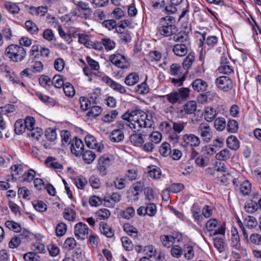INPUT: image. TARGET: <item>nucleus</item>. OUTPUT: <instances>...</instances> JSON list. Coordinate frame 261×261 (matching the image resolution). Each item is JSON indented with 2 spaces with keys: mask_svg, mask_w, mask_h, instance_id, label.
<instances>
[{
  "mask_svg": "<svg viewBox=\"0 0 261 261\" xmlns=\"http://www.w3.org/2000/svg\"><path fill=\"white\" fill-rule=\"evenodd\" d=\"M122 118L127 122L123 123L122 126L124 128V125L128 126L135 132L142 128H151L153 125L151 117L140 109L125 113L122 115Z\"/></svg>",
  "mask_w": 261,
  "mask_h": 261,
  "instance_id": "nucleus-1",
  "label": "nucleus"
},
{
  "mask_svg": "<svg viewBox=\"0 0 261 261\" xmlns=\"http://www.w3.org/2000/svg\"><path fill=\"white\" fill-rule=\"evenodd\" d=\"M20 45L11 44L8 46L5 51V56L14 63H19L24 60L27 55L26 50L22 46L29 47L32 44L31 39L27 37H22L19 40Z\"/></svg>",
  "mask_w": 261,
  "mask_h": 261,
  "instance_id": "nucleus-2",
  "label": "nucleus"
},
{
  "mask_svg": "<svg viewBox=\"0 0 261 261\" xmlns=\"http://www.w3.org/2000/svg\"><path fill=\"white\" fill-rule=\"evenodd\" d=\"M197 132L200 135L202 141L207 143L213 138V132L210 125L206 123H201L197 127Z\"/></svg>",
  "mask_w": 261,
  "mask_h": 261,
  "instance_id": "nucleus-3",
  "label": "nucleus"
},
{
  "mask_svg": "<svg viewBox=\"0 0 261 261\" xmlns=\"http://www.w3.org/2000/svg\"><path fill=\"white\" fill-rule=\"evenodd\" d=\"M200 140L198 137L193 134H186L182 136L181 145L187 147L188 146L196 147L199 146Z\"/></svg>",
  "mask_w": 261,
  "mask_h": 261,
  "instance_id": "nucleus-4",
  "label": "nucleus"
},
{
  "mask_svg": "<svg viewBox=\"0 0 261 261\" xmlns=\"http://www.w3.org/2000/svg\"><path fill=\"white\" fill-rule=\"evenodd\" d=\"M109 60L113 64L120 68H127L129 66V64L125 57L120 54L111 55Z\"/></svg>",
  "mask_w": 261,
  "mask_h": 261,
  "instance_id": "nucleus-5",
  "label": "nucleus"
},
{
  "mask_svg": "<svg viewBox=\"0 0 261 261\" xmlns=\"http://www.w3.org/2000/svg\"><path fill=\"white\" fill-rule=\"evenodd\" d=\"M109 60L113 64L120 68H127L129 66V64L125 57L120 54L111 55Z\"/></svg>",
  "mask_w": 261,
  "mask_h": 261,
  "instance_id": "nucleus-6",
  "label": "nucleus"
},
{
  "mask_svg": "<svg viewBox=\"0 0 261 261\" xmlns=\"http://www.w3.org/2000/svg\"><path fill=\"white\" fill-rule=\"evenodd\" d=\"M88 232V226L83 222H79L74 226V235L78 240H85L87 237Z\"/></svg>",
  "mask_w": 261,
  "mask_h": 261,
  "instance_id": "nucleus-7",
  "label": "nucleus"
},
{
  "mask_svg": "<svg viewBox=\"0 0 261 261\" xmlns=\"http://www.w3.org/2000/svg\"><path fill=\"white\" fill-rule=\"evenodd\" d=\"M197 103L194 100H190L187 101L178 112V115L180 117L183 118L187 115L194 114L197 110Z\"/></svg>",
  "mask_w": 261,
  "mask_h": 261,
  "instance_id": "nucleus-8",
  "label": "nucleus"
},
{
  "mask_svg": "<svg viewBox=\"0 0 261 261\" xmlns=\"http://www.w3.org/2000/svg\"><path fill=\"white\" fill-rule=\"evenodd\" d=\"M217 87L221 90L228 91L232 88V81L226 76H221L216 79Z\"/></svg>",
  "mask_w": 261,
  "mask_h": 261,
  "instance_id": "nucleus-9",
  "label": "nucleus"
},
{
  "mask_svg": "<svg viewBox=\"0 0 261 261\" xmlns=\"http://www.w3.org/2000/svg\"><path fill=\"white\" fill-rule=\"evenodd\" d=\"M85 141L89 148L95 149L97 152H101L104 148L103 145L101 143H98L95 138L92 135H87Z\"/></svg>",
  "mask_w": 261,
  "mask_h": 261,
  "instance_id": "nucleus-10",
  "label": "nucleus"
},
{
  "mask_svg": "<svg viewBox=\"0 0 261 261\" xmlns=\"http://www.w3.org/2000/svg\"><path fill=\"white\" fill-rule=\"evenodd\" d=\"M84 145L82 141L76 138L72 140L70 150L71 152L76 156H79L82 155L84 152Z\"/></svg>",
  "mask_w": 261,
  "mask_h": 261,
  "instance_id": "nucleus-11",
  "label": "nucleus"
},
{
  "mask_svg": "<svg viewBox=\"0 0 261 261\" xmlns=\"http://www.w3.org/2000/svg\"><path fill=\"white\" fill-rule=\"evenodd\" d=\"M112 163V158L109 157L108 155L101 156L98 161V169L102 175L107 173V168Z\"/></svg>",
  "mask_w": 261,
  "mask_h": 261,
  "instance_id": "nucleus-12",
  "label": "nucleus"
},
{
  "mask_svg": "<svg viewBox=\"0 0 261 261\" xmlns=\"http://www.w3.org/2000/svg\"><path fill=\"white\" fill-rule=\"evenodd\" d=\"M102 80L103 82L109 86L114 90L121 94H124L126 92L125 88L123 86L115 82L108 76H104L102 77Z\"/></svg>",
  "mask_w": 261,
  "mask_h": 261,
  "instance_id": "nucleus-13",
  "label": "nucleus"
},
{
  "mask_svg": "<svg viewBox=\"0 0 261 261\" xmlns=\"http://www.w3.org/2000/svg\"><path fill=\"white\" fill-rule=\"evenodd\" d=\"M158 32L162 35L165 37L170 36L176 34L178 29L175 25H169L168 27L163 26L159 27L158 29Z\"/></svg>",
  "mask_w": 261,
  "mask_h": 261,
  "instance_id": "nucleus-14",
  "label": "nucleus"
},
{
  "mask_svg": "<svg viewBox=\"0 0 261 261\" xmlns=\"http://www.w3.org/2000/svg\"><path fill=\"white\" fill-rule=\"evenodd\" d=\"M172 50L175 55L182 57L187 54L188 47L185 43H178L173 46Z\"/></svg>",
  "mask_w": 261,
  "mask_h": 261,
  "instance_id": "nucleus-15",
  "label": "nucleus"
},
{
  "mask_svg": "<svg viewBox=\"0 0 261 261\" xmlns=\"http://www.w3.org/2000/svg\"><path fill=\"white\" fill-rule=\"evenodd\" d=\"M192 86L195 91L203 92L206 90L207 85L204 81L197 79L193 82Z\"/></svg>",
  "mask_w": 261,
  "mask_h": 261,
  "instance_id": "nucleus-16",
  "label": "nucleus"
},
{
  "mask_svg": "<svg viewBox=\"0 0 261 261\" xmlns=\"http://www.w3.org/2000/svg\"><path fill=\"white\" fill-rule=\"evenodd\" d=\"M100 232L108 238H112L114 236V230L112 227L104 222L99 223Z\"/></svg>",
  "mask_w": 261,
  "mask_h": 261,
  "instance_id": "nucleus-17",
  "label": "nucleus"
},
{
  "mask_svg": "<svg viewBox=\"0 0 261 261\" xmlns=\"http://www.w3.org/2000/svg\"><path fill=\"white\" fill-rule=\"evenodd\" d=\"M110 139L114 142H119L124 139L123 132L121 129L113 130L110 135Z\"/></svg>",
  "mask_w": 261,
  "mask_h": 261,
  "instance_id": "nucleus-18",
  "label": "nucleus"
},
{
  "mask_svg": "<svg viewBox=\"0 0 261 261\" xmlns=\"http://www.w3.org/2000/svg\"><path fill=\"white\" fill-rule=\"evenodd\" d=\"M139 80L138 74L135 72H132L127 75L124 80V83L129 86L136 84Z\"/></svg>",
  "mask_w": 261,
  "mask_h": 261,
  "instance_id": "nucleus-19",
  "label": "nucleus"
},
{
  "mask_svg": "<svg viewBox=\"0 0 261 261\" xmlns=\"http://www.w3.org/2000/svg\"><path fill=\"white\" fill-rule=\"evenodd\" d=\"M227 146L231 149L237 150L240 147L239 142L237 138L234 136H230L226 140Z\"/></svg>",
  "mask_w": 261,
  "mask_h": 261,
  "instance_id": "nucleus-20",
  "label": "nucleus"
},
{
  "mask_svg": "<svg viewBox=\"0 0 261 261\" xmlns=\"http://www.w3.org/2000/svg\"><path fill=\"white\" fill-rule=\"evenodd\" d=\"M160 238L163 245L167 248L170 247L172 245L175 239H177V241H179V239H178L177 237H174L173 236L164 235L161 236Z\"/></svg>",
  "mask_w": 261,
  "mask_h": 261,
  "instance_id": "nucleus-21",
  "label": "nucleus"
},
{
  "mask_svg": "<svg viewBox=\"0 0 261 261\" xmlns=\"http://www.w3.org/2000/svg\"><path fill=\"white\" fill-rule=\"evenodd\" d=\"M129 139L132 143L136 146H141L144 142L143 135L141 134H133L130 136Z\"/></svg>",
  "mask_w": 261,
  "mask_h": 261,
  "instance_id": "nucleus-22",
  "label": "nucleus"
},
{
  "mask_svg": "<svg viewBox=\"0 0 261 261\" xmlns=\"http://www.w3.org/2000/svg\"><path fill=\"white\" fill-rule=\"evenodd\" d=\"M218 70L220 73L224 74H228L232 72V68L228 65V62L227 59H222L221 61V65L218 68Z\"/></svg>",
  "mask_w": 261,
  "mask_h": 261,
  "instance_id": "nucleus-23",
  "label": "nucleus"
},
{
  "mask_svg": "<svg viewBox=\"0 0 261 261\" xmlns=\"http://www.w3.org/2000/svg\"><path fill=\"white\" fill-rule=\"evenodd\" d=\"M217 113L212 107H207L205 109L204 117L207 122L213 121L216 117Z\"/></svg>",
  "mask_w": 261,
  "mask_h": 261,
  "instance_id": "nucleus-24",
  "label": "nucleus"
},
{
  "mask_svg": "<svg viewBox=\"0 0 261 261\" xmlns=\"http://www.w3.org/2000/svg\"><path fill=\"white\" fill-rule=\"evenodd\" d=\"M45 164L48 167L55 169L61 170L63 169L62 165L52 157H48L45 160Z\"/></svg>",
  "mask_w": 261,
  "mask_h": 261,
  "instance_id": "nucleus-25",
  "label": "nucleus"
},
{
  "mask_svg": "<svg viewBox=\"0 0 261 261\" xmlns=\"http://www.w3.org/2000/svg\"><path fill=\"white\" fill-rule=\"evenodd\" d=\"M82 155L84 161L85 163L88 164H91L94 160L96 157L95 153L90 150H88L83 152Z\"/></svg>",
  "mask_w": 261,
  "mask_h": 261,
  "instance_id": "nucleus-26",
  "label": "nucleus"
},
{
  "mask_svg": "<svg viewBox=\"0 0 261 261\" xmlns=\"http://www.w3.org/2000/svg\"><path fill=\"white\" fill-rule=\"evenodd\" d=\"M90 109V110L87 113V116L91 118L97 117L102 112L101 107L96 105H92Z\"/></svg>",
  "mask_w": 261,
  "mask_h": 261,
  "instance_id": "nucleus-27",
  "label": "nucleus"
},
{
  "mask_svg": "<svg viewBox=\"0 0 261 261\" xmlns=\"http://www.w3.org/2000/svg\"><path fill=\"white\" fill-rule=\"evenodd\" d=\"M123 229L128 235L134 238H136L138 236V231L137 228L129 223L124 224Z\"/></svg>",
  "mask_w": 261,
  "mask_h": 261,
  "instance_id": "nucleus-28",
  "label": "nucleus"
},
{
  "mask_svg": "<svg viewBox=\"0 0 261 261\" xmlns=\"http://www.w3.org/2000/svg\"><path fill=\"white\" fill-rule=\"evenodd\" d=\"M175 22V19L171 16H166L160 19V27L163 26L168 27L169 25H175L173 23Z\"/></svg>",
  "mask_w": 261,
  "mask_h": 261,
  "instance_id": "nucleus-29",
  "label": "nucleus"
},
{
  "mask_svg": "<svg viewBox=\"0 0 261 261\" xmlns=\"http://www.w3.org/2000/svg\"><path fill=\"white\" fill-rule=\"evenodd\" d=\"M195 61V54L194 53H190L184 59L182 65L185 69H189Z\"/></svg>",
  "mask_w": 261,
  "mask_h": 261,
  "instance_id": "nucleus-30",
  "label": "nucleus"
},
{
  "mask_svg": "<svg viewBox=\"0 0 261 261\" xmlns=\"http://www.w3.org/2000/svg\"><path fill=\"white\" fill-rule=\"evenodd\" d=\"M230 156L229 150L225 148L216 154V158L219 161H227L230 159Z\"/></svg>",
  "mask_w": 261,
  "mask_h": 261,
  "instance_id": "nucleus-31",
  "label": "nucleus"
},
{
  "mask_svg": "<svg viewBox=\"0 0 261 261\" xmlns=\"http://www.w3.org/2000/svg\"><path fill=\"white\" fill-rule=\"evenodd\" d=\"M149 168L148 174L151 177L154 179H158L160 177L162 172L159 167L156 166H150Z\"/></svg>",
  "mask_w": 261,
  "mask_h": 261,
  "instance_id": "nucleus-32",
  "label": "nucleus"
},
{
  "mask_svg": "<svg viewBox=\"0 0 261 261\" xmlns=\"http://www.w3.org/2000/svg\"><path fill=\"white\" fill-rule=\"evenodd\" d=\"M177 93L176 91L171 92V93L164 96L167 100L171 104L174 105L180 100Z\"/></svg>",
  "mask_w": 261,
  "mask_h": 261,
  "instance_id": "nucleus-33",
  "label": "nucleus"
},
{
  "mask_svg": "<svg viewBox=\"0 0 261 261\" xmlns=\"http://www.w3.org/2000/svg\"><path fill=\"white\" fill-rule=\"evenodd\" d=\"M214 126L219 131H222L226 126L225 119L223 117H219L214 121Z\"/></svg>",
  "mask_w": 261,
  "mask_h": 261,
  "instance_id": "nucleus-34",
  "label": "nucleus"
},
{
  "mask_svg": "<svg viewBox=\"0 0 261 261\" xmlns=\"http://www.w3.org/2000/svg\"><path fill=\"white\" fill-rule=\"evenodd\" d=\"M5 225L9 229L15 232H19L21 231L20 225L13 221L8 220L6 221Z\"/></svg>",
  "mask_w": 261,
  "mask_h": 261,
  "instance_id": "nucleus-35",
  "label": "nucleus"
},
{
  "mask_svg": "<svg viewBox=\"0 0 261 261\" xmlns=\"http://www.w3.org/2000/svg\"><path fill=\"white\" fill-rule=\"evenodd\" d=\"M258 207V204L253 200H250L245 204L244 208L248 213H252L256 211Z\"/></svg>",
  "mask_w": 261,
  "mask_h": 261,
  "instance_id": "nucleus-36",
  "label": "nucleus"
},
{
  "mask_svg": "<svg viewBox=\"0 0 261 261\" xmlns=\"http://www.w3.org/2000/svg\"><path fill=\"white\" fill-rule=\"evenodd\" d=\"M81 103V108L83 111L88 110L90 109L92 105H95L91 99L85 97H82L80 99Z\"/></svg>",
  "mask_w": 261,
  "mask_h": 261,
  "instance_id": "nucleus-37",
  "label": "nucleus"
},
{
  "mask_svg": "<svg viewBox=\"0 0 261 261\" xmlns=\"http://www.w3.org/2000/svg\"><path fill=\"white\" fill-rule=\"evenodd\" d=\"M79 42L83 44L87 47L93 46V42L90 40L89 36L86 34L79 35Z\"/></svg>",
  "mask_w": 261,
  "mask_h": 261,
  "instance_id": "nucleus-38",
  "label": "nucleus"
},
{
  "mask_svg": "<svg viewBox=\"0 0 261 261\" xmlns=\"http://www.w3.org/2000/svg\"><path fill=\"white\" fill-rule=\"evenodd\" d=\"M64 218L68 221H73L76 218V213L75 211L69 208H66L63 212Z\"/></svg>",
  "mask_w": 261,
  "mask_h": 261,
  "instance_id": "nucleus-39",
  "label": "nucleus"
},
{
  "mask_svg": "<svg viewBox=\"0 0 261 261\" xmlns=\"http://www.w3.org/2000/svg\"><path fill=\"white\" fill-rule=\"evenodd\" d=\"M240 192L243 195H249L251 190V184L248 180L244 181L240 187Z\"/></svg>",
  "mask_w": 261,
  "mask_h": 261,
  "instance_id": "nucleus-40",
  "label": "nucleus"
},
{
  "mask_svg": "<svg viewBox=\"0 0 261 261\" xmlns=\"http://www.w3.org/2000/svg\"><path fill=\"white\" fill-rule=\"evenodd\" d=\"M226 127L227 132L229 133H235L239 128L238 123L235 120H230L227 122Z\"/></svg>",
  "mask_w": 261,
  "mask_h": 261,
  "instance_id": "nucleus-41",
  "label": "nucleus"
},
{
  "mask_svg": "<svg viewBox=\"0 0 261 261\" xmlns=\"http://www.w3.org/2000/svg\"><path fill=\"white\" fill-rule=\"evenodd\" d=\"M159 150L161 154L164 156H167L171 153L170 145L167 142L162 143Z\"/></svg>",
  "mask_w": 261,
  "mask_h": 261,
  "instance_id": "nucleus-42",
  "label": "nucleus"
},
{
  "mask_svg": "<svg viewBox=\"0 0 261 261\" xmlns=\"http://www.w3.org/2000/svg\"><path fill=\"white\" fill-rule=\"evenodd\" d=\"M192 213L195 220L197 222H201L203 216L201 214L200 208L197 205H194L191 210Z\"/></svg>",
  "mask_w": 261,
  "mask_h": 261,
  "instance_id": "nucleus-43",
  "label": "nucleus"
},
{
  "mask_svg": "<svg viewBox=\"0 0 261 261\" xmlns=\"http://www.w3.org/2000/svg\"><path fill=\"white\" fill-rule=\"evenodd\" d=\"M62 142L63 145L66 146L71 144L72 141L70 138V133L68 130H62L61 133Z\"/></svg>",
  "mask_w": 261,
  "mask_h": 261,
  "instance_id": "nucleus-44",
  "label": "nucleus"
},
{
  "mask_svg": "<svg viewBox=\"0 0 261 261\" xmlns=\"http://www.w3.org/2000/svg\"><path fill=\"white\" fill-rule=\"evenodd\" d=\"M25 124L22 120H18L15 123L14 130L16 134H21L25 131Z\"/></svg>",
  "mask_w": 261,
  "mask_h": 261,
  "instance_id": "nucleus-45",
  "label": "nucleus"
},
{
  "mask_svg": "<svg viewBox=\"0 0 261 261\" xmlns=\"http://www.w3.org/2000/svg\"><path fill=\"white\" fill-rule=\"evenodd\" d=\"M96 215L99 220H105L109 218L111 213L107 208H101L96 213Z\"/></svg>",
  "mask_w": 261,
  "mask_h": 261,
  "instance_id": "nucleus-46",
  "label": "nucleus"
},
{
  "mask_svg": "<svg viewBox=\"0 0 261 261\" xmlns=\"http://www.w3.org/2000/svg\"><path fill=\"white\" fill-rule=\"evenodd\" d=\"M246 226L250 229L255 228L257 224L256 219L251 216H248L245 219Z\"/></svg>",
  "mask_w": 261,
  "mask_h": 261,
  "instance_id": "nucleus-47",
  "label": "nucleus"
},
{
  "mask_svg": "<svg viewBox=\"0 0 261 261\" xmlns=\"http://www.w3.org/2000/svg\"><path fill=\"white\" fill-rule=\"evenodd\" d=\"M63 87V90L66 96L68 97H72L74 95L75 91L72 85L69 83H66L64 84Z\"/></svg>",
  "mask_w": 261,
  "mask_h": 261,
  "instance_id": "nucleus-48",
  "label": "nucleus"
},
{
  "mask_svg": "<svg viewBox=\"0 0 261 261\" xmlns=\"http://www.w3.org/2000/svg\"><path fill=\"white\" fill-rule=\"evenodd\" d=\"M51 85H54L57 88H61L64 86L62 77L60 75H55L51 80Z\"/></svg>",
  "mask_w": 261,
  "mask_h": 261,
  "instance_id": "nucleus-49",
  "label": "nucleus"
},
{
  "mask_svg": "<svg viewBox=\"0 0 261 261\" xmlns=\"http://www.w3.org/2000/svg\"><path fill=\"white\" fill-rule=\"evenodd\" d=\"M45 135L47 139L50 141H53L57 139V133L56 129L53 128H48L45 130Z\"/></svg>",
  "mask_w": 261,
  "mask_h": 261,
  "instance_id": "nucleus-50",
  "label": "nucleus"
},
{
  "mask_svg": "<svg viewBox=\"0 0 261 261\" xmlns=\"http://www.w3.org/2000/svg\"><path fill=\"white\" fill-rule=\"evenodd\" d=\"M101 43L105 46V49L108 50H112L115 47V43L110 38L101 39Z\"/></svg>",
  "mask_w": 261,
  "mask_h": 261,
  "instance_id": "nucleus-51",
  "label": "nucleus"
},
{
  "mask_svg": "<svg viewBox=\"0 0 261 261\" xmlns=\"http://www.w3.org/2000/svg\"><path fill=\"white\" fill-rule=\"evenodd\" d=\"M189 39L188 34L185 32H179L178 34H175L173 36V39L176 42H184Z\"/></svg>",
  "mask_w": 261,
  "mask_h": 261,
  "instance_id": "nucleus-52",
  "label": "nucleus"
},
{
  "mask_svg": "<svg viewBox=\"0 0 261 261\" xmlns=\"http://www.w3.org/2000/svg\"><path fill=\"white\" fill-rule=\"evenodd\" d=\"M179 95L180 100H184L188 98L190 94V90L188 88H181L176 91Z\"/></svg>",
  "mask_w": 261,
  "mask_h": 261,
  "instance_id": "nucleus-53",
  "label": "nucleus"
},
{
  "mask_svg": "<svg viewBox=\"0 0 261 261\" xmlns=\"http://www.w3.org/2000/svg\"><path fill=\"white\" fill-rule=\"evenodd\" d=\"M25 24L27 30L32 34L37 33L39 31V29L36 24L31 20H27Z\"/></svg>",
  "mask_w": 261,
  "mask_h": 261,
  "instance_id": "nucleus-54",
  "label": "nucleus"
},
{
  "mask_svg": "<svg viewBox=\"0 0 261 261\" xmlns=\"http://www.w3.org/2000/svg\"><path fill=\"white\" fill-rule=\"evenodd\" d=\"M121 242L124 248L126 251H130L133 249V244L131 240L128 237H122L121 238Z\"/></svg>",
  "mask_w": 261,
  "mask_h": 261,
  "instance_id": "nucleus-55",
  "label": "nucleus"
},
{
  "mask_svg": "<svg viewBox=\"0 0 261 261\" xmlns=\"http://www.w3.org/2000/svg\"><path fill=\"white\" fill-rule=\"evenodd\" d=\"M31 249L36 253H42L45 250V246L39 242H36L31 246Z\"/></svg>",
  "mask_w": 261,
  "mask_h": 261,
  "instance_id": "nucleus-56",
  "label": "nucleus"
},
{
  "mask_svg": "<svg viewBox=\"0 0 261 261\" xmlns=\"http://www.w3.org/2000/svg\"><path fill=\"white\" fill-rule=\"evenodd\" d=\"M42 134L43 130L40 128L37 127L36 128H33L32 130H30L28 135L35 139L39 140Z\"/></svg>",
  "mask_w": 261,
  "mask_h": 261,
  "instance_id": "nucleus-57",
  "label": "nucleus"
},
{
  "mask_svg": "<svg viewBox=\"0 0 261 261\" xmlns=\"http://www.w3.org/2000/svg\"><path fill=\"white\" fill-rule=\"evenodd\" d=\"M32 203L35 210L40 212H44L47 209L46 205L41 201H34Z\"/></svg>",
  "mask_w": 261,
  "mask_h": 261,
  "instance_id": "nucleus-58",
  "label": "nucleus"
},
{
  "mask_svg": "<svg viewBox=\"0 0 261 261\" xmlns=\"http://www.w3.org/2000/svg\"><path fill=\"white\" fill-rule=\"evenodd\" d=\"M0 115H6L8 113H12L15 110V107L13 105H7L4 107H1Z\"/></svg>",
  "mask_w": 261,
  "mask_h": 261,
  "instance_id": "nucleus-59",
  "label": "nucleus"
},
{
  "mask_svg": "<svg viewBox=\"0 0 261 261\" xmlns=\"http://www.w3.org/2000/svg\"><path fill=\"white\" fill-rule=\"evenodd\" d=\"M170 72L172 75L180 76L181 75V68L177 64H172L170 66Z\"/></svg>",
  "mask_w": 261,
  "mask_h": 261,
  "instance_id": "nucleus-60",
  "label": "nucleus"
},
{
  "mask_svg": "<svg viewBox=\"0 0 261 261\" xmlns=\"http://www.w3.org/2000/svg\"><path fill=\"white\" fill-rule=\"evenodd\" d=\"M186 124L187 123L183 121L174 122L172 128L176 133L179 134L184 129Z\"/></svg>",
  "mask_w": 261,
  "mask_h": 261,
  "instance_id": "nucleus-61",
  "label": "nucleus"
},
{
  "mask_svg": "<svg viewBox=\"0 0 261 261\" xmlns=\"http://www.w3.org/2000/svg\"><path fill=\"white\" fill-rule=\"evenodd\" d=\"M5 7L12 14L18 13L20 11L19 7L15 4L10 2H7L5 4Z\"/></svg>",
  "mask_w": 261,
  "mask_h": 261,
  "instance_id": "nucleus-62",
  "label": "nucleus"
},
{
  "mask_svg": "<svg viewBox=\"0 0 261 261\" xmlns=\"http://www.w3.org/2000/svg\"><path fill=\"white\" fill-rule=\"evenodd\" d=\"M67 230L66 225L63 223H59L56 228V233L58 236H63Z\"/></svg>",
  "mask_w": 261,
  "mask_h": 261,
  "instance_id": "nucleus-63",
  "label": "nucleus"
},
{
  "mask_svg": "<svg viewBox=\"0 0 261 261\" xmlns=\"http://www.w3.org/2000/svg\"><path fill=\"white\" fill-rule=\"evenodd\" d=\"M134 214L135 210L132 207H128L122 212L121 215L124 218L129 219Z\"/></svg>",
  "mask_w": 261,
  "mask_h": 261,
  "instance_id": "nucleus-64",
  "label": "nucleus"
}]
</instances>
